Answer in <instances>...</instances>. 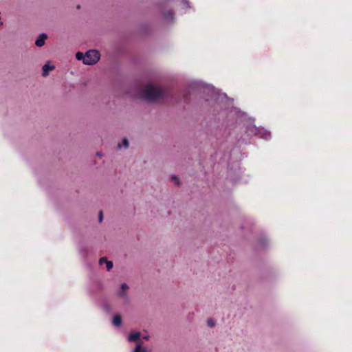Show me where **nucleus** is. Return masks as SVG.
Instances as JSON below:
<instances>
[{"mask_svg":"<svg viewBox=\"0 0 352 352\" xmlns=\"http://www.w3.org/2000/svg\"><path fill=\"white\" fill-rule=\"evenodd\" d=\"M142 338H143L144 340H148V339H149V336H148V335H146V336H143V337H142Z\"/></svg>","mask_w":352,"mask_h":352,"instance_id":"obj_20","label":"nucleus"},{"mask_svg":"<svg viewBox=\"0 0 352 352\" xmlns=\"http://www.w3.org/2000/svg\"><path fill=\"white\" fill-rule=\"evenodd\" d=\"M133 352H148V350L142 345V342H138L133 349Z\"/></svg>","mask_w":352,"mask_h":352,"instance_id":"obj_8","label":"nucleus"},{"mask_svg":"<svg viewBox=\"0 0 352 352\" xmlns=\"http://www.w3.org/2000/svg\"><path fill=\"white\" fill-rule=\"evenodd\" d=\"M128 285L126 284V283H122L121 285H120V291L118 292V295L124 299V300H126L128 296H127V293H126V291L128 289Z\"/></svg>","mask_w":352,"mask_h":352,"instance_id":"obj_3","label":"nucleus"},{"mask_svg":"<svg viewBox=\"0 0 352 352\" xmlns=\"http://www.w3.org/2000/svg\"><path fill=\"white\" fill-rule=\"evenodd\" d=\"M106 268L108 271L111 270L113 267V263L110 261H107L105 262Z\"/></svg>","mask_w":352,"mask_h":352,"instance_id":"obj_14","label":"nucleus"},{"mask_svg":"<svg viewBox=\"0 0 352 352\" xmlns=\"http://www.w3.org/2000/svg\"><path fill=\"white\" fill-rule=\"evenodd\" d=\"M260 128H257L255 125H250L247 129L246 132L249 135H258Z\"/></svg>","mask_w":352,"mask_h":352,"instance_id":"obj_6","label":"nucleus"},{"mask_svg":"<svg viewBox=\"0 0 352 352\" xmlns=\"http://www.w3.org/2000/svg\"><path fill=\"white\" fill-rule=\"evenodd\" d=\"M226 98H227V96H226V94H220V95L219 96V98H221V99H222V100H223V99H226Z\"/></svg>","mask_w":352,"mask_h":352,"instance_id":"obj_18","label":"nucleus"},{"mask_svg":"<svg viewBox=\"0 0 352 352\" xmlns=\"http://www.w3.org/2000/svg\"><path fill=\"white\" fill-rule=\"evenodd\" d=\"M2 24H3V23L1 22V23H0V26H1Z\"/></svg>","mask_w":352,"mask_h":352,"instance_id":"obj_22","label":"nucleus"},{"mask_svg":"<svg viewBox=\"0 0 352 352\" xmlns=\"http://www.w3.org/2000/svg\"><path fill=\"white\" fill-rule=\"evenodd\" d=\"M181 3H182L184 5V6H185L186 8L189 7V3L186 0H181Z\"/></svg>","mask_w":352,"mask_h":352,"instance_id":"obj_17","label":"nucleus"},{"mask_svg":"<svg viewBox=\"0 0 352 352\" xmlns=\"http://www.w3.org/2000/svg\"><path fill=\"white\" fill-rule=\"evenodd\" d=\"M164 94V88L152 84L147 85L142 90V96L148 100H155Z\"/></svg>","mask_w":352,"mask_h":352,"instance_id":"obj_1","label":"nucleus"},{"mask_svg":"<svg viewBox=\"0 0 352 352\" xmlns=\"http://www.w3.org/2000/svg\"><path fill=\"white\" fill-rule=\"evenodd\" d=\"M171 179L177 185L180 184V179L177 175H171Z\"/></svg>","mask_w":352,"mask_h":352,"instance_id":"obj_13","label":"nucleus"},{"mask_svg":"<svg viewBox=\"0 0 352 352\" xmlns=\"http://www.w3.org/2000/svg\"><path fill=\"white\" fill-rule=\"evenodd\" d=\"M106 261H107L106 258H104V257L100 258L99 260V264L100 265H102L104 263H105Z\"/></svg>","mask_w":352,"mask_h":352,"instance_id":"obj_16","label":"nucleus"},{"mask_svg":"<svg viewBox=\"0 0 352 352\" xmlns=\"http://www.w3.org/2000/svg\"><path fill=\"white\" fill-rule=\"evenodd\" d=\"M99 220L100 222L102 221V213L101 212H100Z\"/></svg>","mask_w":352,"mask_h":352,"instance_id":"obj_19","label":"nucleus"},{"mask_svg":"<svg viewBox=\"0 0 352 352\" xmlns=\"http://www.w3.org/2000/svg\"><path fill=\"white\" fill-rule=\"evenodd\" d=\"M129 141L126 138H124L122 140V142L118 144L119 148H127L129 147Z\"/></svg>","mask_w":352,"mask_h":352,"instance_id":"obj_11","label":"nucleus"},{"mask_svg":"<svg viewBox=\"0 0 352 352\" xmlns=\"http://www.w3.org/2000/svg\"><path fill=\"white\" fill-rule=\"evenodd\" d=\"M97 155H98V156H100V157H101V156H102V155H101V154H100V153H98Z\"/></svg>","mask_w":352,"mask_h":352,"instance_id":"obj_21","label":"nucleus"},{"mask_svg":"<svg viewBox=\"0 0 352 352\" xmlns=\"http://www.w3.org/2000/svg\"><path fill=\"white\" fill-rule=\"evenodd\" d=\"M76 58L77 60H82V62L84 63L85 55L82 52H77L76 54Z\"/></svg>","mask_w":352,"mask_h":352,"instance_id":"obj_12","label":"nucleus"},{"mask_svg":"<svg viewBox=\"0 0 352 352\" xmlns=\"http://www.w3.org/2000/svg\"><path fill=\"white\" fill-rule=\"evenodd\" d=\"M47 38V35L45 33L41 34L35 41V45L38 47H43L45 45V40Z\"/></svg>","mask_w":352,"mask_h":352,"instance_id":"obj_4","label":"nucleus"},{"mask_svg":"<svg viewBox=\"0 0 352 352\" xmlns=\"http://www.w3.org/2000/svg\"><path fill=\"white\" fill-rule=\"evenodd\" d=\"M258 135H260L261 138L267 140L270 138V132L261 128L259 129Z\"/></svg>","mask_w":352,"mask_h":352,"instance_id":"obj_9","label":"nucleus"},{"mask_svg":"<svg viewBox=\"0 0 352 352\" xmlns=\"http://www.w3.org/2000/svg\"><path fill=\"white\" fill-rule=\"evenodd\" d=\"M54 69V65H50L48 63L45 64L43 66L42 76H44V77L47 76L48 74H49V72L53 70Z\"/></svg>","mask_w":352,"mask_h":352,"instance_id":"obj_7","label":"nucleus"},{"mask_svg":"<svg viewBox=\"0 0 352 352\" xmlns=\"http://www.w3.org/2000/svg\"><path fill=\"white\" fill-rule=\"evenodd\" d=\"M121 323H122V318L120 315H116L113 318V324L116 326V327H119L121 325Z\"/></svg>","mask_w":352,"mask_h":352,"instance_id":"obj_10","label":"nucleus"},{"mask_svg":"<svg viewBox=\"0 0 352 352\" xmlns=\"http://www.w3.org/2000/svg\"><path fill=\"white\" fill-rule=\"evenodd\" d=\"M173 12L172 11H168V13L165 14V17L167 19H173Z\"/></svg>","mask_w":352,"mask_h":352,"instance_id":"obj_15","label":"nucleus"},{"mask_svg":"<svg viewBox=\"0 0 352 352\" xmlns=\"http://www.w3.org/2000/svg\"><path fill=\"white\" fill-rule=\"evenodd\" d=\"M100 60V53L95 50H89L85 54L84 64L91 65Z\"/></svg>","mask_w":352,"mask_h":352,"instance_id":"obj_2","label":"nucleus"},{"mask_svg":"<svg viewBox=\"0 0 352 352\" xmlns=\"http://www.w3.org/2000/svg\"><path fill=\"white\" fill-rule=\"evenodd\" d=\"M141 336V333L140 331H133L129 334L127 337V340L129 342H134L138 341Z\"/></svg>","mask_w":352,"mask_h":352,"instance_id":"obj_5","label":"nucleus"}]
</instances>
